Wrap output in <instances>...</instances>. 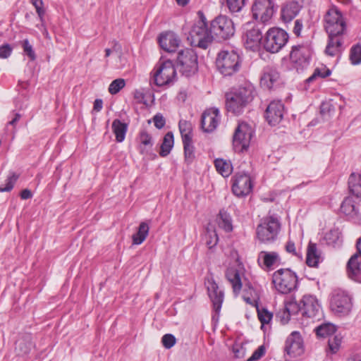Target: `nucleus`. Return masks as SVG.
<instances>
[{
  "instance_id": "obj_35",
  "label": "nucleus",
  "mask_w": 361,
  "mask_h": 361,
  "mask_svg": "<svg viewBox=\"0 0 361 361\" xmlns=\"http://www.w3.org/2000/svg\"><path fill=\"white\" fill-rule=\"evenodd\" d=\"M174 139L173 134L172 132H168L164 137L163 142L161 145V149L159 154L161 157L167 156L172 147H173Z\"/></svg>"
},
{
  "instance_id": "obj_5",
  "label": "nucleus",
  "mask_w": 361,
  "mask_h": 361,
  "mask_svg": "<svg viewBox=\"0 0 361 361\" xmlns=\"http://www.w3.org/2000/svg\"><path fill=\"white\" fill-rule=\"evenodd\" d=\"M275 288L282 294H288L297 286V276L289 269H281L275 271L272 276Z\"/></svg>"
},
{
  "instance_id": "obj_39",
  "label": "nucleus",
  "mask_w": 361,
  "mask_h": 361,
  "mask_svg": "<svg viewBox=\"0 0 361 361\" xmlns=\"http://www.w3.org/2000/svg\"><path fill=\"white\" fill-rule=\"evenodd\" d=\"M20 45L23 48L24 54L29 58L30 61H35L37 55L30 42L27 39H25L20 42Z\"/></svg>"
},
{
  "instance_id": "obj_28",
  "label": "nucleus",
  "mask_w": 361,
  "mask_h": 361,
  "mask_svg": "<svg viewBox=\"0 0 361 361\" xmlns=\"http://www.w3.org/2000/svg\"><path fill=\"white\" fill-rule=\"evenodd\" d=\"M301 7L293 1L286 4L281 9V18L284 22H290L299 13Z\"/></svg>"
},
{
  "instance_id": "obj_48",
  "label": "nucleus",
  "mask_w": 361,
  "mask_h": 361,
  "mask_svg": "<svg viewBox=\"0 0 361 361\" xmlns=\"http://www.w3.org/2000/svg\"><path fill=\"white\" fill-rule=\"evenodd\" d=\"M31 4L34 6L36 9V12L38 15L40 22L43 23L44 16L45 14V10L43 8V1L42 0H31Z\"/></svg>"
},
{
  "instance_id": "obj_3",
  "label": "nucleus",
  "mask_w": 361,
  "mask_h": 361,
  "mask_svg": "<svg viewBox=\"0 0 361 361\" xmlns=\"http://www.w3.org/2000/svg\"><path fill=\"white\" fill-rule=\"evenodd\" d=\"M218 71L224 76H231L239 71L241 60L235 50H222L216 59Z\"/></svg>"
},
{
  "instance_id": "obj_53",
  "label": "nucleus",
  "mask_w": 361,
  "mask_h": 361,
  "mask_svg": "<svg viewBox=\"0 0 361 361\" xmlns=\"http://www.w3.org/2000/svg\"><path fill=\"white\" fill-rule=\"evenodd\" d=\"M266 352L265 347L260 345L252 355V356L247 359V361H255L259 360Z\"/></svg>"
},
{
  "instance_id": "obj_18",
  "label": "nucleus",
  "mask_w": 361,
  "mask_h": 361,
  "mask_svg": "<svg viewBox=\"0 0 361 361\" xmlns=\"http://www.w3.org/2000/svg\"><path fill=\"white\" fill-rule=\"evenodd\" d=\"M284 106L281 101L274 100L269 103L265 111V118L271 126H276L283 119Z\"/></svg>"
},
{
  "instance_id": "obj_7",
  "label": "nucleus",
  "mask_w": 361,
  "mask_h": 361,
  "mask_svg": "<svg viewBox=\"0 0 361 361\" xmlns=\"http://www.w3.org/2000/svg\"><path fill=\"white\" fill-rule=\"evenodd\" d=\"M211 32L214 39L225 40L232 37L235 33L233 22L226 16L220 15L216 17L210 23Z\"/></svg>"
},
{
  "instance_id": "obj_51",
  "label": "nucleus",
  "mask_w": 361,
  "mask_h": 361,
  "mask_svg": "<svg viewBox=\"0 0 361 361\" xmlns=\"http://www.w3.org/2000/svg\"><path fill=\"white\" fill-rule=\"evenodd\" d=\"M330 75H331V71L329 69L324 68L322 71L319 68H317V69H315L314 73L310 78H308V79L307 80V82H310L313 81L314 80V78L317 76H320L321 78H326Z\"/></svg>"
},
{
  "instance_id": "obj_17",
  "label": "nucleus",
  "mask_w": 361,
  "mask_h": 361,
  "mask_svg": "<svg viewBox=\"0 0 361 361\" xmlns=\"http://www.w3.org/2000/svg\"><path fill=\"white\" fill-rule=\"evenodd\" d=\"M243 39L246 49L250 50L257 49L262 39L261 30L257 26H251V24H247L246 25Z\"/></svg>"
},
{
  "instance_id": "obj_15",
  "label": "nucleus",
  "mask_w": 361,
  "mask_h": 361,
  "mask_svg": "<svg viewBox=\"0 0 361 361\" xmlns=\"http://www.w3.org/2000/svg\"><path fill=\"white\" fill-rule=\"evenodd\" d=\"M302 315L317 319L321 316V307L317 298L312 295H304L298 305Z\"/></svg>"
},
{
  "instance_id": "obj_49",
  "label": "nucleus",
  "mask_w": 361,
  "mask_h": 361,
  "mask_svg": "<svg viewBox=\"0 0 361 361\" xmlns=\"http://www.w3.org/2000/svg\"><path fill=\"white\" fill-rule=\"evenodd\" d=\"M161 343L165 348L170 349L176 344V338L173 334H166L163 336Z\"/></svg>"
},
{
  "instance_id": "obj_64",
  "label": "nucleus",
  "mask_w": 361,
  "mask_h": 361,
  "mask_svg": "<svg viewBox=\"0 0 361 361\" xmlns=\"http://www.w3.org/2000/svg\"><path fill=\"white\" fill-rule=\"evenodd\" d=\"M177 4L180 6H184L187 5L189 2V0H176Z\"/></svg>"
},
{
  "instance_id": "obj_47",
  "label": "nucleus",
  "mask_w": 361,
  "mask_h": 361,
  "mask_svg": "<svg viewBox=\"0 0 361 361\" xmlns=\"http://www.w3.org/2000/svg\"><path fill=\"white\" fill-rule=\"evenodd\" d=\"M207 233L206 237L209 238V239H207L206 243L209 248H212L216 245L219 240L218 235L214 229L209 227L207 228Z\"/></svg>"
},
{
  "instance_id": "obj_46",
  "label": "nucleus",
  "mask_w": 361,
  "mask_h": 361,
  "mask_svg": "<svg viewBox=\"0 0 361 361\" xmlns=\"http://www.w3.org/2000/svg\"><path fill=\"white\" fill-rule=\"evenodd\" d=\"M228 9L232 13H236L241 11L245 5V0H226Z\"/></svg>"
},
{
  "instance_id": "obj_37",
  "label": "nucleus",
  "mask_w": 361,
  "mask_h": 361,
  "mask_svg": "<svg viewBox=\"0 0 361 361\" xmlns=\"http://www.w3.org/2000/svg\"><path fill=\"white\" fill-rule=\"evenodd\" d=\"M350 192L355 196H361V176L352 173L348 180Z\"/></svg>"
},
{
  "instance_id": "obj_59",
  "label": "nucleus",
  "mask_w": 361,
  "mask_h": 361,
  "mask_svg": "<svg viewBox=\"0 0 361 361\" xmlns=\"http://www.w3.org/2000/svg\"><path fill=\"white\" fill-rule=\"evenodd\" d=\"M103 106V101L101 99H97L94 100L93 110L95 111H100Z\"/></svg>"
},
{
  "instance_id": "obj_24",
  "label": "nucleus",
  "mask_w": 361,
  "mask_h": 361,
  "mask_svg": "<svg viewBox=\"0 0 361 361\" xmlns=\"http://www.w3.org/2000/svg\"><path fill=\"white\" fill-rule=\"evenodd\" d=\"M207 291L215 312H219L224 300V293L219 289L217 283L213 280L207 281Z\"/></svg>"
},
{
  "instance_id": "obj_61",
  "label": "nucleus",
  "mask_w": 361,
  "mask_h": 361,
  "mask_svg": "<svg viewBox=\"0 0 361 361\" xmlns=\"http://www.w3.org/2000/svg\"><path fill=\"white\" fill-rule=\"evenodd\" d=\"M292 1L297 3V4L302 8L304 4H310L311 0H293Z\"/></svg>"
},
{
  "instance_id": "obj_50",
  "label": "nucleus",
  "mask_w": 361,
  "mask_h": 361,
  "mask_svg": "<svg viewBox=\"0 0 361 361\" xmlns=\"http://www.w3.org/2000/svg\"><path fill=\"white\" fill-rule=\"evenodd\" d=\"M17 179L18 176L16 175L8 177L6 180L5 185H0V192H9L11 190Z\"/></svg>"
},
{
  "instance_id": "obj_16",
  "label": "nucleus",
  "mask_w": 361,
  "mask_h": 361,
  "mask_svg": "<svg viewBox=\"0 0 361 361\" xmlns=\"http://www.w3.org/2000/svg\"><path fill=\"white\" fill-rule=\"evenodd\" d=\"M252 189L250 176L247 173H238L233 178L232 190L237 197L247 195Z\"/></svg>"
},
{
  "instance_id": "obj_54",
  "label": "nucleus",
  "mask_w": 361,
  "mask_h": 361,
  "mask_svg": "<svg viewBox=\"0 0 361 361\" xmlns=\"http://www.w3.org/2000/svg\"><path fill=\"white\" fill-rule=\"evenodd\" d=\"M154 126L158 129H161L166 123L165 118L161 114H156L153 118Z\"/></svg>"
},
{
  "instance_id": "obj_52",
  "label": "nucleus",
  "mask_w": 361,
  "mask_h": 361,
  "mask_svg": "<svg viewBox=\"0 0 361 361\" xmlns=\"http://www.w3.org/2000/svg\"><path fill=\"white\" fill-rule=\"evenodd\" d=\"M13 47L8 44H4L0 46V58L7 59L12 53Z\"/></svg>"
},
{
  "instance_id": "obj_56",
  "label": "nucleus",
  "mask_w": 361,
  "mask_h": 361,
  "mask_svg": "<svg viewBox=\"0 0 361 361\" xmlns=\"http://www.w3.org/2000/svg\"><path fill=\"white\" fill-rule=\"evenodd\" d=\"M285 249L287 252L291 253L295 256L300 257L299 254L296 252L295 243L293 241H288L285 246Z\"/></svg>"
},
{
  "instance_id": "obj_43",
  "label": "nucleus",
  "mask_w": 361,
  "mask_h": 361,
  "mask_svg": "<svg viewBox=\"0 0 361 361\" xmlns=\"http://www.w3.org/2000/svg\"><path fill=\"white\" fill-rule=\"evenodd\" d=\"M350 59L353 65L361 63V45L360 44H355L351 48Z\"/></svg>"
},
{
  "instance_id": "obj_40",
  "label": "nucleus",
  "mask_w": 361,
  "mask_h": 361,
  "mask_svg": "<svg viewBox=\"0 0 361 361\" xmlns=\"http://www.w3.org/2000/svg\"><path fill=\"white\" fill-rule=\"evenodd\" d=\"M140 143L144 147H140V152L144 153L145 151L147 152L152 147V137L146 131H142L140 134Z\"/></svg>"
},
{
  "instance_id": "obj_42",
  "label": "nucleus",
  "mask_w": 361,
  "mask_h": 361,
  "mask_svg": "<svg viewBox=\"0 0 361 361\" xmlns=\"http://www.w3.org/2000/svg\"><path fill=\"white\" fill-rule=\"evenodd\" d=\"M185 161L191 163L195 159L194 146L192 140L190 142L183 141Z\"/></svg>"
},
{
  "instance_id": "obj_10",
  "label": "nucleus",
  "mask_w": 361,
  "mask_h": 361,
  "mask_svg": "<svg viewBox=\"0 0 361 361\" xmlns=\"http://www.w3.org/2000/svg\"><path fill=\"white\" fill-rule=\"evenodd\" d=\"M177 63L180 66V71L186 76L195 74L197 71V56L191 49H185L178 52Z\"/></svg>"
},
{
  "instance_id": "obj_11",
  "label": "nucleus",
  "mask_w": 361,
  "mask_h": 361,
  "mask_svg": "<svg viewBox=\"0 0 361 361\" xmlns=\"http://www.w3.org/2000/svg\"><path fill=\"white\" fill-rule=\"evenodd\" d=\"M252 133V129L247 123L245 122L238 123L233 139V148L236 152H243L247 149Z\"/></svg>"
},
{
  "instance_id": "obj_21",
  "label": "nucleus",
  "mask_w": 361,
  "mask_h": 361,
  "mask_svg": "<svg viewBox=\"0 0 361 361\" xmlns=\"http://www.w3.org/2000/svg\"><path fill=\"white\" fill-rule=\"evenodd\" d=\"M257 262L264 269H272L274 266H279L281 259L278 252L261 251L258 254Z\"/></svg>"
},
{
  "instance_id": "obj_29",
  "label": "nucleus",
  "mask_w": 361,
  "mask_h": 361,
  "mask_svg": "<svg viewBox=\"0 0 361 361\" xmlns=\"http://www.w3.org/2000/svg\"><path fill=\"white\" fill-rule=\"evenodd\" d=\"M32 347L31 336L30 335H25L16 341L15 350L18 355H23L29 353Z\"/></svg>"
},
{
  "instance_id": "obj_27",
  "label": "nucleus",
  "mask_w": 361,
  "mask_h": 361,
  "mask_svg": "<svg viewBox=\"0 0 361 361\" xmlns=\"http://www.w3.org/2000/svg\"><path fill=\"white\" fill-rule=\"evenodd\" d=\"M343 41L341 35L329 36L328 43L325 49L326 54L334 56L342 51Z\"/></svg>"
},
{
  "instance_id": "obj_26",
  "label": "nucleus",
  "mask_w": 361,
  "mask_h": 361,
  "mask_svg": "<svg viewBox=\"0 0 361 361\" xmlns=\"http://www.w3.org/2000/svg\"><path fill=\"white\" fill-rule=\"evenodd\" d=\"M347 269L349 277L361 283V257L359 255L355 254L350 257Z\"/></svg>"
},
{
  "instance_id": "obj_1",
  "label": "nucleus",
  "mask_w": 361,
  "mask_h": 361,
  "mask_svg": "<svg viewBox=\"0 0 361 361\" xmlns=\"http://www.w3.org/2000/svg\"><path fill=\"white\" fill-rule=\"evenodd\" d=\"M255 88L250 83H245L226 94V107L234 114H240L253 99Z\"/></svg>"
},
{
  "instance_id": "obj_30",
  "label": "nucleus",
  "mask_w": 361,
  "mask_h": 361,
  "mask_svg": "<svg viewBox=\"0 0 361 361\" xmlns=\"http://www.w3.org/2000/svg\"><path fill=\"white\" fill-rule=\"evenodd\" d=\"M216 221L219 228L226 232H231L233 230L232 220L231 216L224 210H221L216 216Z\"/></svg>"
},
{
  "instance_id": "obj_32",
  "label": "nucleus",
  "mask_w": 361,
  "mask_h": 361,
  "mask_svg": "<svg viewBox=\"0 0 361 361\" xmlns=\"http://www.w3.org/2000/svg\"><path fill=\"white\" fill-rule=\"evenodd\" d=\"M320 256L317 252L315 243H310L307 247L306 263L309 267H316L319 262Z\"/></svg>"
},
{
  "instance_id": "obj_12",
  "label": "nucleus",
  "mask_w": 361,
  "mask_h": 361,
  "mask_svg": "<svg viewBox=\"0 0 361 361\" xmlns=\"http://www.w3.org/2000/svg\"><path fill=\"white\" fill-rule=\"evenodd\" d=\"M330 306L335 313L347 314L352 308L351 298L345 290L336 288L331 293Z\"/></svg>"
},
{
  "instance_id": "obj_31",
  "label": "nucleus",
  "mask_w": 361,
  "mask_h": 361,
  "mask_svg": "<svg viewBox=\"0 0 361 361\" xmlns=\"http://www.w3.org/2000/svg\"><path fill=\"white\" fill-rule=\"evenodd\" d=\"M149 226L147 223L143 221L139 225L137 231L133 235L132 240L133 244L140 245L142 244L149 234Z\"/></svg>"
},
{
  "instance_id": "obj_36",
  "label": "nucleus",
  "mask_w": 361,
  "mask_h": 361,
  "mask_svg": "<svg viewBox=\"0 0 361 361\" xmlns=\"http://www.w3.org/2000/svg\"><path fill=\"white\" fill-rule=\"evenodd\" d=\"M178 127L183 141L190 142V140H192V127L191 123L185 120H180Z\"/></svg>"
},
{
  "instance_id": "obj_38",
  "label": "nucleus",
  "mask_w": 361,
  "mask_h": 361,
  "mask_svg": "<svg viewBox=\"0 0 361 361\" xmlns=\"http://www.w3.org/2000/svg\"><path fill=\"white\" fill-rule=\"evenodd\" d=\"M216 171L224 177H228L232 172V166L223 159H216L214 161Z\"/></svg>"
},
{
  "instance_id": "obj_60",
  "label": "nucleus",
  "mask_w": 361,
  "mask_h": 361,
  "mask_svg": "<svg viewBox=\"0 0 361 361\" xmlns=\"http://www.w3.org/2000/svg\"><path fill=\"white\" fill-rule=\"evenodd\" d=\"M32 196V192L28 189H24L20 192V197L23 200H27L31 198Z\"/></svg>"
},
{
  "instance_id": "obj_44",
  "label": "nucleus",
  "mask_w": 361,
  "mask_h": 361,
  "mask_svg": "<svg viewBox=\"0 0 361 361\" xmlns=\"http://www.w3.org/2000/svg\"><path fill=\"white\" fill-rule=\"evenodd\" d=\"M126 85V81L123 78H118L113 80L109 87V92L111 94H117Z\"/></svg>"
},
{
  "instance_id": "obj_14",
  "label": "nucleus",
  "mask_w": 361,
  "mask_h": 361,
  "mask_svg": "<svg viewBox=\"0 0 361 361\" xmlns=\"http://www.w3.org/2000/svg\"><path fill=\"white\" fill-rule=\"evenodd\" d=\"M311 55L312 49L309 45L298 44L292 47L290 59L298 71L302 70L308 66Z\"/></svg>"
},
{
  "instance_id": "obj_19",
  "label": "nucleus",
  "mask_w": 361,
  "mask_h": 361,
  "mask_svg": "<svg viewBox=\"0 0 361 361\" xmlns=\"http://www.w3.org/2000/svg\"><path fill=\"white\" fill-rule=\"evenodd\" d=\"M219 111L218 109L212 108L204 111L201 118V126L202 130L207 133L214 131L219 125Z\"/></svg>"
},
{
  "instance_id": "obj_9",
  "label": "nucleus",
  "mask_w": 361,
  "mask_h": 361,
  "mask_svg": "<svg viewBox=\"0 0 361 361\" xmlns=\"http://www.w3.org/2000/svg\"><path fill=\"white\" fill-rule=\"evenodd\" d=\"M324 28L329 36L341 35L346 25L341 13L336 8L329 9L324 16Z\"/></svg>"
},
{
  "instance_id": "obj_8",
  "label": "nucleus",
  "mask_w": 361,
  "mask_h": 361,
  "mask_svg": "<svg viewBox=\"0 0 361 361\" xmlns=\"http://www.w3.org/2000/svg\"><path fill=\"white\" fill-rule=\"evenodd\" d=\"M280 229L278 219L274 216H268L257 228V238L261 243H269L274 241Z\"/></svg>"
},
{
  "instance_id": "obj_13",
  "label": "nucleus",
  "mask_w": 361,
  "mask_h": 361,
  "mask_svg": "<svg viewBox=\"0 0 361 361\" xmlns=\"http://www.w3.org/2000/svg\"><path fill=\"white\" fill-rule=\"evenodd\" d=\"M252 11L255 20L267 23L275 12L274 5L271 0H255Z\"/></svg>"
},
{
  "instance_id": "obj_34",
  "label": "nucleus",
  "mask_w": 361,
  "mask_h": 361,
  "mask_svg": "<svg viewBox=\"0 0 361 361\" xmlns=\"http://www.w3.org/2000/svg\"><path fill=\"white\" fill-rule=\"evenodd\" d=\"M314 331L318 337L329 338L336 333V327L331 323H324L316 327Z\"/></svg>"
},
{
  "instance_id": "obj_20",
  "label": "nucleus",
  "mask_w": 361,
  "mask_h": 361,
  "mask_svg": "<svg viewBox=\"0 0 361 361\" xmlns=\"http://www.w3.org/2000/svg\"><path fill=\"white\" fill-rule=\"evenodd\" d=\"M244 276L243 267H228L226 271V277L231 283L233 293L237 295L240 293L243 286V277Z\"/></svg>"
},
{
  "instance_id": "obj_22",
  "label": "nucleus",
  "mask_w": 361,
  "mask_h": 361,
  "mask_svg": "<svg viewBox=\"0 0 361 361\" xmlns=\"http://www.w3.org/2000/svg\"><path fill=\"white\" fill-rule=\"evenodd\" d=\"M285 349L288 355L293 357L302 353V340L298 332L294 331L288 336L286 341Z\"/></svg>"
},
{
  "instance_id": "obj_41",
  "label": "nucleus",
  "mask_w": 361,
  "mask_h": 361,
  "mask_svg": "<svg viewBox=\"0 0 361 361\" xmlns=\"http://www.w3.org/2000/svg\"><path fill=\"white\" fill-rule=\"evenodd\" d=\"M342 342V338L339 335H334L329 338L328 347L329 351L334 354L340 349Z\"/></svg>"
},
{
  "instance_id": "obj_57",
  "label": "nucleus",
  "mask_w": 361,
  "mask_h": 361,
  "mask_svg": "<svg viewBox=\"0 0 361 361\" xmlns=\"http://www.w3.org/2000/svg\"><path fill=\"white\" fill-rule=\"evenodd\" d=\"M145 94L142 91L136 90L134 92V99L136 100L137 103L145 104Z\"/></svg>"
},
{
  "instance_id": "obj_23",
  "label": "nucleus",
  "mask_w": 361,
  "mask_h": 361,
  "mask_svg": "<svg viewBox=\"0 0 361 361\" xmlns=\"http://www.w3.org/2000/svg\"><path fill=\"white\" fill-rule=\"evenodd\" d=\"M180 42V39L173 32L161 34L159 37L160 47L168 52L175 51L178 47Z\"/></svg>"
},
{
  "instance_id": "obj_58",
  "label": "nucleus",
  "mask_w": 361,
  "mask_h": 361,
  "mask_svg": "<svg viewBox=\"0 0 361 361\" xmlns=\"http://www.w3.org/2000/svg\"><path fill=\"white\" fill-rule=\"evenodd\" d=\"M302 22L300 20H296L295 21V25H294V27H293V32L294 34L296 35V36H300V32L302 31Z\"/></svg>"
},
{
  "instance_id": "obj_55",
  "label": "nucleus",
  "mask_w": 361,
  "mask_h": 361,
  "mask_svg": "<svg viewBox=\"0 0 361 361\" xmlns=\"http://www.w3.org/2000/svg\"><path fill=\"white\" fill-rule=\"evenodd\" d=\"M341 209L345 213H350L354 210V205L349 199L345 200L341 204Z\"/></svg>"
},
{
  "instance_id": "obj_62",
  "label": "nucleus",
  "mask_w": 361,
  "mask_h": 361,
  "mask_svg": "<svg viewBox=\"0 0 361 361\" xmlns=\"http://www.w3.org/2000/svg\"><path fill=\"white\" fill-rule=\"evenodd\" d=\"M20 117L21 116L20 114H16L15 117L11 121H9L8 124L14 126L19 121Z\"/></svg>"
},
{
  "instance_id": "obj_25",
  "label": "nucleus",
  "mask_w": 361,
  "mask_h": 361,
  "mask_svg": "<svg viewBox=\"0 0 361 361\" xmlns=\"http://www.w3.org/2000/svg\"><path fill=\"white\" fill-rule=\"evenodd\" d=\"M279 79V73L277 70L274 67L267 66L263 71V75L260 79V85L262 87L270 90Z\"/></svg>"
},
{
  "instance_id": "obj_63",
  "label": "nucleus",
  "mask_w": 361,
  "mask_h": 361,
  "mask_svg": "<svg viewBox=\"0 0 361 361\" xmlns=\"http://www.w3.org/2000/svg\"><path fill=\"white\" fill-rule=\"evenodd\" d=\"M42 26L43 27V30H42V33L44 35V36L47 38V39H49L50 37H49V32L44 25V20L43 21V23H42Z\"/></svg>"
},
{
  "instance_id": "obj_2",
  "label": "nucleus",
  "mask_w": 361,
  "mask_h": 361,
  "mask_svg": "<svg viewBox=\"0 0 361 361\" xmlns=\"http://www.w3.org/2000/svg\"><path fill=\"white\" fill-rule=\"evenodd\" d=\"M214 39V36L211 32V27L209 29L207 27L206 18L201 13L200 18L192 27L188 40L193 47L206 49L212 44Z\"/></svg>"
},
{
  "instance_id": "obj_6",
  "label": "nucleus",
  "mask_w": 361,
  "mask_h": 361,
  "mask_svg": "<svg viewBox=\"0 0 361 361\" xmlns=\"http://www.w3.org/2000/svg\"><path fill=\"white\" fill-rule=\"evenodd\" d=\"M289 36L288 33L280 28H271L265 35L262 42L267 51L270 53L279 52L288 42Z\"/></svg>"
},
{
  "instance_id": "obj_45",
  "label": "nucleus",
  "mask_w": 361,
  "mask_h": 361,
  "mask_svg": "<svg viewBox=\"0 0 361 361\" xmlns=\"http://www.w3.org/2000/svg\"><path fill=\"white\" fill-rule=\"evenodd\" d=\"M257 315L262 324H269L273 317V314L266 308H257Z\"/></svg>"
},
{
  "instance_id": "obj_4",
  "label": "nucleus",
  "mask_w": 361,
  "mask_h": 361,
  "mask_svg": "<svg viewBox=\"0 0 361 361\" xmlns=\"http://www.w3.org/2000/svg\"><path fill=\"white\" fill-rule=\"evenodd\" d=\"M152 82L158 87L173 84L176 80V70L170 60L157 63L151 72Z\"/></svg>"
},
{
  "instance_id": "obj_33",
  "label": "nucleus",
  "mask_w": 361,
  "mask_h": 361,
  "mask_svg": "<svg viewBox=\"0 0 361 361\" xmlns=\"http://www.w3.org/2000/svg\"><path fill=\"white\" fill-rule=\"evenodd\" d=\"M127 129V124L121 122L118 119H115L112 123V130L116 136V140L118 142H121L124 140Z\"/></svg>"
}]
</instances>
